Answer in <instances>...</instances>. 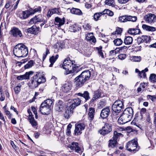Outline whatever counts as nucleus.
<instances>
[{
  "label": "nucleus",
  "mask_w": 156,
  "mask_h": 156,
  "mask_svg": "<svg viewBox=\"0 0 156 156\" xmlns=\"http://www.w3.org/2000/svg\"><path fill=\"white\" fill-rule=\"evenodd\" d=\"M75 62L70 60V59H65L62 64L60 65L61 67L66 70V74H70V76H73L74 74L72 73L71 70V66L73 65Z\"/></svg>",
  "instance_id": "obj_5"
},
{
  "label": "nucleus",
  "mask_w": 156,
  "mask_h": 156,
  "mask_svg": "<svg viewBox=\"0 0 156 156\" xmlns=\"http://www.w3.org/2000/svg\"><path fill=\"white\" fill-rule=\"evenodd\" d=\"M42 103L45 104V105L50 108L53 103V101L51 99H48L44 101Z\"/></svg>",
  "instance_id": "obj_40"
},
{
  "label": "nucleus",
  "mask_w": 156,
  "mask_h": 156,
  "mask_svg": "<svg viewBox=\"0 0 156 156\" xmlns=\"http://www.w3.org/2000/svg\"><path fill=\"white\" fill-rule=\"evenodd\" d=\"M133 115V111L132 108L130 107H128L125 109L119 120H121L122 123L127 122L131 120Z\"/></svg>",
  "instance_id": "obj_4"
},
{
  "label": "nucleus",
  "mask_w": 156,
  "mask_h": 156,
  "mask_svg": "<svg viewBox=\"0 0 156 156\" xmlns=\"http://www.w3.org/2000/svg\"><path fill=\"white\" fill-rule=\"evenodd\" d=\"M103 14V12L95 13L94 15V19L95 21H97L100 16Z\"/></svg>",
  "instance_id": "obj_41"
},
{
  "label": "nucleus",
  "mask_w": 156,
  "mask_h": 156,
  "mask_svg": "<svg viewBox=\"0 0 156 156\" xmlns=\"http://www.w3.org/2000/svg\"><path fill=\"white\" fill-rule=\"evenodd\" d=\"M34 63V62L33 60L28 61L27 63L24 66L25 69H28L32 67Z\"/></svg>",
  "instance_id": "obj_39"
},
{
  "label": "nucleus",
  "mask_w": 156,
  "mask_h": 156,
  "mask_svg": "<svg viewBox=\"0 0 156 156\" xmlns=\"http://www.w3.org/2000/svg\"><path fill=\"white\" fill-rule=\"evenodd\" d=\"M44 17L42 14H39L35 16L33 18H31L29 22L30 24H36L39 22L43 21L44 19Z\"/></svg>",
  "instance_id": "obj_10"
},
{
  "label": "nucleus",
  "mask_w": 156,
  "mask_h": 156,
  "mask_svg": "<svg viewBox=\"0 0 156 156\" xmlns=\"http://www.w3.org/2000/svg\"><path fill=\"white\" fill-rule=\"evenodd\" d=\"M54 47L55 49V51H58V50H61L65 47V45L63 43H58L54 45Z\"/></svg>",
  "instance_id": "obj_28"
},
{
  "label": "nucleus",
  "mask_w": 156,
  "mask_h": 156,
  "mask_svg": "<svg viewBox=\"0 0 156 156\" xmlns=\"http://www.w3.org/2000/svg\"><path fill=\"white\" fill-rule=\"evenodd\" d=\"M103 14H107L109 16H113L114 14L113 12L111 10L108 9H105L104 10L103 12Z\"/></svg>",
  "instance_id": "obj_42"
},
{
  "label": "nucleus",
  "mask_w": 156,
  "mask_h": 156,
  "mask_svg": "<svg viewBox=\"0 0 156 156\" xmlns=\"http://www.w3.org/2000/svg\"><path fill=\"white\" fill-rule=\"evenodd\" d=\"M147 98L150 99L153 102H155V96H152L151 95H148L147 96Z\"/></svg>",
  "instance_id": "obj_53"
},
{
  "label": "nucleus",
  "mask_w": 156,
  "mask_h": 156,
  "mask_svg": "<svg viewBox=\"0 0 156 156\" xmlns=\"http://www.w3.org/2000/svg\"><path fill=\"white\" fill-rule=\"evenodd\" d=\"M96 49L98 51L99 55L101 56V58H104L105 57V54L104 55L102 51V47L100 46L99 47H97Z\"/></svg>",
  "instance_id": "obj_35"
},
{
  "label": "nucleus",
  "mask_w": 156,
  "mask_h": 156,
  "mask_svg": "<svg viewBox=\"0 0 156 156\" xmlns=\"http://www.w3.org/2000/svg\"><path fill=\"white\" fill-rule=\"evenodd\" d=\"M133 42V38L132 37L128 36L124 39V43L126 45L131 44Z\"/></svg>",
  "instance_id": "obj_34"
},
{
  "label": "nucleus",
  "mask_w": 156,
  "mask_h": 156,
  "mask_svg": "<svg viewBox=\"0 0 156 156\" xmlns=\"http://www.w3.org/2000/svg\"><path fill=\"white\" fill-rule=\"evenodd\" d=\"M5 112L6 115L8 116L9 118H10L11 117L12 115L9 111L7 110L6 109H5Z\"/></svg>",
  "instance_id": "obj_57"
},
{
  "label": "nucleus",
  "mask_w": 156,
  "mask_h": 156,
  "mask_svg": "<svg viewBox=\"0 0 156 156\" xmlns=\"http://www.w3.org/2000/svg\"><path fill=\"white\" fill-rule=\"evenodd\" d=\"M21 87V85H17L14 88V91L15 93L16 94H18L19 92H20L21 89L20 87Z\"/></svg>",
  "instance_id": "obj_47"
},
{
  "label": "nucleus",
  "mask_w": 156,
  "mask_h": 156,
  "mask_svg": "<svg viewBox=\"0 0 156 156\" xmlns=\"http://www.w3.org/2000/svg\"><path fill=\"white\" fill-rule=\"evenodd\" d=\"M114 44L116 46L121 45L122 43V41L120 38H117L114 41Z\"/></svg>",
  "instance_id": "obj_43"
},
{
  "label": "nucleus",
  "mask_w": 156,
  "mask_h": 156,
  "mask_svg": "<svg viewBox=\"0 0 156 156\" xmlns=\"http://www.w3.org/2000/svg\"><path fill=\"white\" fill-rule=\"evenodd\" d=\"M29 16L32 15L36 13H40L41 11V6H36L34 8H29L27 10Z\"/></svg>",
  "instance_id": "obj_14"
},
{
  "label": "nucleus",
  "mask_w": 156,
  "mask_h": 156,
  "mask_svg": "<svg viewBox=\"0 0 156 156\" xmlns=\"http://www.w3.org/2000/svg\"><path fill=\"white\" fill-rule=\"evenodd\" d=\"M129 0H118V2L120 4H125L129 1Z\"/></svg>",
  "instance_id": "obj_60"
},
{
  "label": "nucleus",
  "mask_w": 156,
  "mask_h": 156,
  "mask_svg": "<svg viewBox=\"0 0 156 156\" xmlns=\"http://www.w3.org/2000/svg\"><path fill=\"white\" fill-rule=\"evenodd\" d=\"M29 16L27 10L22 11L19 16V17L22 20L26 19Z\"/></svg>",
  "instance_id": "obj_29"
},
{
  "label": "nucleus",
  "mask_w": 156,
  "mask_h": 156,
  "mask_svg": "<svg viewBox=\"0 0 156 156\" xmlns=\"http://www.w3.org/2000/svg\"><path fill=\"white\" fill-rule=\"evenodd\" d=\"M143 29L145 30L148 31L153 32L156 30V28L150 26L146 24H143L142 25Z\"/></svg>",
  "instance_id": "obj_27"
},
{
  "label": "nucleus",
  "mask_w": 156,
  "mask_h": 156,
  "mask_svg": "<svg viewBox=\"0 0 156 156\" xmlns=\"http://www.w3.org/2000/svg\"><path fill=\"white\" fill-rule=\"evenodd\" d=\"M126 149L129 151H138L139 147L138 146L136 140L134 139L129 141L126 145Z\"/></svg>",
  "instance_id": "obj_6"
},
{
  "label": "nucleus",
  "mask_w": 156,
  "mask_h": 156,
  "mask_svg": "<svg viewBox=\"0 0 156 156\" xmlns=\"http://www.w3.org/2000/svg\"><path fill=\"white\" fill-rule=\"evenodd\" d=\"M150 36H143L140 37L138 38L137 39V41L138 43H142L144 42L146 43L150 41Z\"/></svg>",
  "instance_id": "obj_20"
},
{
  "label": "nucleus",
  "mask_w": 156,
  "mask_h": 156,
  "mask_svg": "<svg viewBox=\"0 0 156 156\" xmlns=\"http://www.w3.org/2000/svg\"><path fill=\"white\" fill-rule=\"evenodd\" d=\"M53 14V12L52 11L51 9H49L47 15V16L49 17H51V16Z\"/></svg>",
  "instance_id": "obj_63"
},
{
  "label": "nucleus",
  "mask_w": 156,
  "mask_h": 156,
  "mask_svg": "<svg viewBox=\"0 0 156 156\" xmlns=\"http://www.w3.org/2000/svg\"><path fill=\"white\" fill-rule=\"evenodd\" d=\"M112 108L114 112L116 113H119L124 108L123 103L120 100H116L112 105Z\"/></svg>",
  "instance_id": "obj_7"
},
{
  "label": "nucleus",
  "mask_w": 156,
  "mask_h": 156,
  "mask_svg": "<svg viewBox=\"0 0 156 156\" xmlns=\"http://www.w3.org/2000/svg\"><path fill=\"white\" fill-rule=\"evenodd\" d=\"M118 56V58H125L126 57V55L125 54H120Z\"/></svg>",
  "instance_id": "obj_59"
},
{
  "label": "nucleus",
  "mask_w": 156,
  "mask_h": 156,
  "mask_svg": "<svg viewBox=\"0 0 156 156\" xmlns=\"http://www.w3.org/2000/svg\"><path fill=\"white\" fill-rule=\"evenodd\" d=\"M52 12H53L54 14H59L60 13L59 11V9L58 8H55L53 9H51Z\"/></svg>",
  "instance_id": "obj_54"
},
{
  "label": "nucleus",
  "mask_w": 156,
  "mask_h": 156,
  "mask_svg": "<svg viewBox=\"0 0 156 156\" xmlns=\"http://www.w3.org/2000/svg\"><path fill=\"white\" fill-rule=\"evenodd\" d=\"M31 54H34V56L33 57L34 58H37L38 57L37 55L35 50H33L31 51Z\"/></svg>",
  "instance_id": "obj_55"
},
{
  "label": "nucleus",
  "mask_w": 156,
  "mask_h": 156,
  "mask_svg": "<svg viewBox=\"0 0 156 156\" xmlns=\"http://www.w3.org/2000/svg\"><path fill=\"white\" fill-rule=\"evenodd\" d=\"M13 52L17 57H25L28 54L27 47L22 44H19L14 47Z\"/></svg>",
  "instance_id": "obj_3"
},
{
  "label": "nucleus",
  "mask_w": 156,
  "mask_h": 156,
  "mask_svg": "<svg viewBox=\"0 0 156 156\" xmlns=\"http://www.w3.org/2000/svg\"><path fill=\"white\" fill-rule=\"evenodd\" d=\"M56 59H49V62L50 63V64L49 66L50 67H51L52 66L53 64L56 61Z\"/></svg>",
  "instance_id": "obj_56"
},
{
  "label": "nucleus",
  "mask_w": 156,
  "mask_h": 156,
  "mask_svg": "<svg viewBox=\"0 0 156 156\" xmlns=\"http://www.w3.org/2000/svg\"><path fill=\"white\" fill-rule=\"evenodd\" d=\"M95 113V109L94 108L90 107L89 109L88 113V119L90 122L92 121L94 119Z\"/></svg>",
  "instance_id": "obj_22"
},
{
  "label": "nucleus",
  "mask_w": 156,
  "mask_h": 156,
  "mask_svg": "<svg viewBox=\"0 0 156 156\" xmlns=\"http://www.w3.org/2000/svg\"><path fill=\"white\" fill-rule=\"evenodd\" d=\"M146 112V109L145 108H142L140 111V113L141 116H143V115Z\"/></svg>",
  "instance_id": "obj_58"
},
{
  "label": "nucleus",
  "mask_w": 156,
  "mask_h": 156,
  "mask_svg": "<svg viewBox=\"0 0 156 156\" xmlns=\"http://www.w3.org/2000/svg\"><path fill=\"white\" fill-rule=\"evenodd\" d=\"M71 13L78 15H81L82 14V11L79 9L73 8L70 10Z\"/></svg>",
  "instance_id": "obj_30"
},
{
  "label": "nucleus",
  "mask_w": 156,
  "mask_h": 156,
  "mask_svg": "<svg viewBox=\"0 0 156 156\" xmlns=\"http://www.w3.org/2000/svg\"><path fill=\"white\" fill-rule=\"evenodd\" d=\"M77 95L78 96L83 97L85 98L86 101L88 100L90 98L89 93L87 91H85L83 93H79L77 94Z\"/></svg>",
  "instance_id": "obj_25"
},
{
  "label": "nucleus",
  "mask_w": 156,
  "mask_h": 156,
  "mask_svg": "<svg viewBox=\"0 0 156 156\" xmlns=\"http://www.w3.org/2000/svg\"><path fill=\"white\" fill-rule=\"evenodd\" d=\"M72 127V125L70 124H69L68 126H67V133L68 134H70L71 133L70 131V129Z\"/></svg>",
  "instance_id": "obj_62"
},
{
  "label": "nucleus",
  "mask_w": 156,
  "mask_h": 156,
  "mask_svg": "<svg viewBox=\"0 0 156 156\" xmlns=\"http://www.w3.org/2000/svg\"><path fill=\"white\" fill-rule=\"evenodd\" d=\"M122 136V135L120 133H119L116 131L114 132L113 136L112 139L117 141L119 140L120 137Z\"/></svg>",
  "instance_id": "obj_31"
},
{
  "label": "nucleus",
  "mask_w": 156,
  "mask_h": 156,
  "mask_svg": "<svg viewBox=\"0 0 156 156\" xmlns=\"http://www.w3.org/2000/svg\"><path fill=\"white\" fill-rule=\"evenodd\" d=\"M97 99H98L97 98L93 96V97L90 100V101L89 102V105L91 106H93L96 100Z\"/></svg>",
  "instance_id": "obj_45"
},
{
  "label": "nucleus",
  "mask_w": 156,
  "mask_h": 156,
  "mask_svg": "<svg viewBox=\"0 0 156 156\" xmlns=\"http://www.w3.org/2000/svg\"><path fill=\"white\" fill-rule=\"evenodd\" d=\"M49 53L50 52L49 51V50L48 48H47L46 49L45 52L44 53V54H43L42 56L43 58H45L46 57V56H47V55L49 54Z\"/></svg>",
  "instance_id": "obj_52"
},
{
  "label": "nucleus",
  "mask_w": 156,
  "mask_h": 156,
  "mask_svg": "<svg viewBox=\"0 0 156 156\" xmlns=\"http://www.w3.org/2000/svg\"><path fill=\"white\" fill-rule=\"evenodd\" d=\"M139 75L140 78L143 77L145 78L146 76V75L144 70H142L141 72H139Z\"/></svg>",
  "instance_id": "obj_49"
},
{
  "label": "nucleus",
  "mask_w": 156,
  "mask_h": 156,
  "mask_svg": "<svg viewBox=\"0 0 156 156\" xmlns=\"http://www.w3.org/2000/svg\"><path fill=\"white\" fill-rule=\"evenodd\" d=\"M101 92L98 90H97L94 91V96L98 99L101 96Z\"/></svg>",
  "instance_id": "obj_48"
},
{
  "label": "nucleus",
  "mask_w": 156,
  "mask_h": 156,
  "mask_svg": "<svg viewBox=\"0 0 156 156\" xmlns=\"http://www.w3.org/2000/svg\"><path fill=\"white\" fill-rule=\"evenodd\" d=\"M144 20L147 23H153L156 22V16L154 14H148L144 16Z\"/></svg>",
  "instance_id": "obj_9"
},
{
  "label": "nucleus",
  "mask_w": 156,
  "mask_h": 156,
  "mask_svg": "<svg viewBox=\"0 0 156 156\" xmlns=\"http://www.w3.org/2000/svg\"><path fill=\"white\" fill-rule=\"evenodd\" d=\"M67 109L66 110L64 114V117L66 119H69L71 116L73 112V109H71L69 108V105L68 104Z\"/></svg>",
  "instance_id": "obj_19"
},
{
  "label": "nucleus",
  "mask_w": 156,
  "mask_h": 156,
  "mask_svg": "<svg viewBox=\"0 0 156 156\" xmlns=\"http://www.w3.org/2000/svg\"><path fill=\"white\" fill-rule=\"evenodd\" d=\"M119 20L121 22H125L127 21L135 22L137 20V18L136 16L126 15L119 17Z\"/></svg>",
  "instance_id": "obj_11"
},
{
  "label": "nucleus",
  "mask_w": 156,
  "mask_h": 156,
  "mask_svg": "<svg viewBox=\"0 0 156 156\" xmlns=\"http://www.w3.org/2000/svg\"><path fill=\"white\" fill-rule=\"evenodd\" d=\"M49 107L45 105L44 103H41L39 108V111L43 114H47L49 110Z\"/></svg>",
  "instance_id": "obj_17"
},
{
  "label": "nucleus",
  "mask_w": 156,
  "mask_h": 156,
  "mask_svg": "<svg viewBox=\"0 0 156 156\" xmlns=\"http://www.w3.org/2000/svg\"><path fill=\"white\" fill-rule=\"evenodd\" d=\"M69 29L71 31L74 32L77 30L78 27L76 24H74L70 27Z\"/></svg>",
  "instance_id": "obj_46"
},
{
  "label": "nucleus",
  "mask_w": 156,
  "mask_h": 156,
  "mask_svg": "<svg viewBox=\"0 0 156 156\" xmlns=\"http://www.w3.org/2000/svg\"><path fill=\"white\" fill-rule=\"evenodd\" d=\"M85 125L83 123H79L76 124L74 130V134L77 136L82 133V131L83 130L85 127Z\"/></svg>",
  "instance_id": "obj_12"
},
{
  "label": "nucleus",
  "mask_w": 156,
  "mask_h": 156,
  "mask_svg": "<svg viewBox=\"0 0 156 156\" xmlns=\"http://www.w3.org/2000/svg\"><path fill=\"white\" fill-rule=\"evenodd\" d=\"M39 28V27H37L36 26H34V31L33 34H37L38 33Z\"/></svg>",
  "instance_id": "obj_61"
},
{
  "label": "nucleus",
  "mask_w": 156,
  "mask_h": 156,
  "mask_svg": "<svg viewBox=\"0 0 156 156\" xmlns=\"http://www.w3.org/2000/svg\"><path fill=\"white\" fill-rule=\"evenodd\" d=\"M86 38L91 42L95 43L96 41V39L92 34H89L86 36Z\"/></svg>",
  "instance_id": "obj_32"
},
{
  "label": "nucleus",
  "mask_w": 156,
  "mask_h": 156,
  "mask_svg": "<svg viewBox=\"0 0 156 156\" xmlns=\"http://www.w3.org/2000/svg\"><path fill=\"white\" fill-rule=\"evenodd\" d=\"M28 79V76L27 73L23 75L18 76L16 77V79L19 80H26Z\"/></svg>",
  "instance_id": "obj_38"
},
{
  "label": "nucleus",
  "mask_w": 156,
  "mask_h": 156,
  "mask_svg": "<svg viewBox=\"0 0 156 156\" xmlns=\"http://www.w3.org/2000/svg\"><path fill=\"white\" fill-rule=\"evenodd\" d=\"M122 32V29L119 27H118L116 28V30L115 31V33L113 32V34H117L118 35L121 34Z\"/></svg>",
  "instance_id": "obj_50"
},
{
  "label": "nucleus",
  "mask_w": 156,
  "mask_h": 156,
  "mask_svg": "<svg viewBox=\"0 0 156 156\" xmlns=\"http://www.w3.org/2000/svg\"><path fill=\"white\" fill-rule=\"evenodd\" d=\"M34 26H33L31 28L27 29V32L29 33L33 34L34 31Z\"/></svg>",
  "instance_id": "obj_51"
},
{
  "label": "nucleus",
  "mask_w": 156,
  "mask_h": 156,
  "mask_svg": "<svg viewBox=\"0 0 156 156\" xmlns=\"http://www.w3.org/2000/svg\"><path fill=\"white\" fill-rule=\"evenodd\" d=\"M46 81L45 78L40 73H37L31 78L28 83L29 86L31 88H34L42 83Z\"/></svg>",
  "instance_id": "obj_2"
},
{
  "label": "nucleus",
  "mask_w": 156,
  "mask_h": 156,
  "mask_svg": "<svg viewBox=\"0 0 156 156\" xmlns=\"http://www.w3.org/2000/svg\"><path fill=\"white\" fill-rule=\"evenodd\" d=\"M110 113V110L109 107H106L101 110L100 114V117L102 119H106L109 116Z\"/></svg>",
  "instance_id": "obj_15"
},
{
  "label": "nucleus",
  "mask_w": 156,
  "mask_h": 156,
  "mask_svg": "<svg viewBox=\"0 0 156 156\" xmlns=\"http://www.w3.org/2000/svg\"><path fill=\"white\" fill-rule=\"evenodd\" d=\"M112 130L111 124L108 123H105L104 126H103L102 129L100 130L98 132L100 134L105 136L110 133Z\"/></svg>",
  "instance_id": "obj_8"
},
{
  "label": "nucleus",
  "mask_w": 156,
  "mask_h": 156,
  "mask_svg": "<svg viewBox=\"0 0 156 156\" xmlns=\"http://www.w3.org/2000/svg\"><path fill=\"white\" fill-rule=\"evenodd\" d=\"M71 89L70 84L67 82L62 87V91L64 92H67Z\"/></svg>",
  "instance_id": "obj_26"
},
{
  "label": "nucleus",
  "mask_w": 156,
  "mask_h": 156,
  "mask_svg": "<svg viewBox=\"0 0 156 156\" xmlns=\"http://www.w3.org/2000/svg\"><path fill=\"white\" fill-rule=\"evenodd\" d=\"M81 100L79 98H76L69 102V106L71 109L75 108L76 107L80 105Z\"/></svg>",
  "instance_id": "obj_13"
},
{
  "label": "nucleus",
  "mask_w": 156,
  "mask_h": 156,
  "mask_svg": "<svg viewBox=\"0 0 156 156\" xmlns=\"http://www.w3.org/2000/svg\"><path fill=\"white\" fill-rule=\"evenodd\" d=\"M29 120L32 126V127L35 128L37 126V122L35 120L34 117H31L30 118H29Z\"/></svg>",
  "instance_id": "obj_36"
},
{
  "label": "nucleus",
  "mask_w": 156,
  "mask_h": 156,
  "mask_svg": "<svg viewBox=\"0 0 156 156\" xmlns=\"http://www.w3.org/2000/svg\"><path fill=\"white\" fill-rule=\"evenodd\" d=\"M128 33L131 35H136L141 33V31L137 26L136 28H129L128 30Z\"/></svg>",
  "instance_id": "obj_21"
},
{
  "label": "nucleus",
  "mask_w": 156,
  "mask_h": 156,
  "mask_svg": "<svg viewBox=\"0 0 156 156\" xmlns=\"http://www.w3.org/2000/svg\"><path fill=\"white\" fill-rule=\"evenodd\" d=\"M150 79L151 82L156 83V75L154 74H151L150 77Z\"/></svg>",
  "instance_id": "obj_44"
},
{
  "label": "nucleus",
  "mask_w": 156,
  "mask_h": 156,
  "mask_svg": "<svg viewBox=\"0 0 156 156\" xmlns=\"http://www.w3.org/2000/svg\"><path fill=\"white\" fill-rule=\"evenodd\" d=\"M11 34L14 37H17L19 36L21 37L22 34L21 31L18 28L14 27L12 28L10 31Z\"/></svg>",
  "instance_id": "obj_16"
},
{
  "label": "nucleus",
  "mask_w": 156,
  "mask_h": 156,
  "mask_svg": "<svg viewBox=\"0 0 156 156\" xmlns=\"http://www.w3.org/2000/svg\"><path fill=\"white\" fill-rule=\"evenodd\" d=\"M117 141L113 140L111 139L109 141L108 147L110 148H114L116 145Z\"/></svg>",
  "instance_id": "obj_33"
},
{
  "label": "nucleus",
  "mask_w": 156,
  "mask_h": 156,
  "mask_svg": "<svg viewBox=\"0 0 156 156\" xmlns=\"http://www.w3.org/2000/svg\"><path fill=\"white\" fill-rule=\"evenodd\" d=\"M84 29L87 30H89L91 29L90 26L88 24L85 25V26H84Z\"/></svg>",
  "instance_id": "obj_64"
},
{
  "label": "nucleus",
  "mask_w": 156,
  "mask_h": 156,
  "mask_svg": "<svg viewBox=\"0 0 156 156\" xmlns=\"http://www.w3.org/2000/svg\"><path fill=\"white\" fill-rule=\"evenodd\" d=\"M78 143L77 142H73L72 143V145H73L76 152L79 153L80 150V148L78 146Z\"/></svg>",
  "instance_id": "obj_37"
},
{
  "label": "nucleus",
  "mask_w": 156,
  "mask_h": 156,
  "mask_svg": "<svg viewBox=\"0 0 156 156\" xmlns=\"http://www.w3.org/2000/svg\"><path fill=\"white\" fill-rule=\"evenodd\" d=\"M105 4L111 6L114 10H117L119 9V6L115 5L114 0H105Z\"/></svg>",
  "instance_id": "obj_18"
},
{
  "label": "nucleus",
  "mask_w": 156,
  "mask_h": 156,
  "mask_svg": "<svg viewBox=\"0 0 156 156\" xmlns=\"http://www.w3.org/2000/svg\"><path fill=\"white\" fill-rule=\"evenodd\" d=\"M91 74L90 70H86L83 71L74 80V84L76 87H80L83 86L86 82L89 80Z\"/></svg>",
  "instance_id": "obj_1"
},
{
  "label": "nucleus",
  "mask_w": 156,
  "mask_h": 156,
  "mask_svg": "<svg viewBox=\"0 0 156 156\" xmlns=\"http://www.w3.org/2000/svg\"><path fill=\"white\" fill-rule=\"evenodd\" d=\"M64 107V103L61 101H59L55 106V108L58 112L62 111L63 110Z\"/></svg>",
  "instance_id": "obj_23"
},
{
  "label": "nucleus",
  "mask_w": 156,
  "mask_h": 156,
  "mask_svg": "<svg viewBox=\"0 0 156 156\" xmlns=\"http://www.w3.org/2000/svg\"><path fill=\"white\" fill-rule=\"evenodd\" d=\"M55 25H57V26L59 27L64 24L65 20L64 19H61L60 18L57 17L55 18Z\"/></svg>",
  "instance_id": "obj_24"
}]
</instances>
